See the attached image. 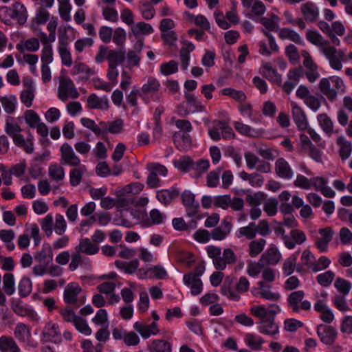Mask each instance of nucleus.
Instances as JSON below:
<instances>
[{
	"label": "nucleus",
	"mask_w": 352,
	"mask_h": 352,
	"mask_svg": "<svg viewBox=\"0 0 352 352\" xmlns=\"http://www.w3.org/2000/svg\"><path fill=\"white\" fill-rule=\"evenodd\" d=\"M63 300L69 305L79 307L86 301V296L81 287L76 282L68 283L63 292Z\"/></svg>",
	"instance_id": "f257e3e1"
},
{
	"label": "nucleus",
	"mask_w": 352,
	"mask_h": 352,
	"mask_svg": "<svg viewBox=\"0 0 352 352\" xmlns=\"http://www.w3.org/2000/svg\"><path fill=\"white\" fill-rule=\"evenodd\" d=\"M160 88V82L153 77H149L146 82L142 85L140 96L146 104L151 100L160 101L162 96V94L159 92Z\"/></svg>",
	"instance_id": "f03ea898"
},
{
	"label": "nucleus",
	"mask_w": 352,
	"mask_h": 352,
	"mask_svg": "<svg viewBox=\"0 0 352 352\" xmlns=\"http://www.w3.org/2000/svg\"><path fill=\"white\" fill-rule=\"evenodd\" d=\"M305 294L302 290L292 292L287 296V307L294 313H299L300 310L309 311L311 302L304 300Z\"/></svg>",
	"instance_id": "7ed1b4c3"
},
{
	"label": "nucleus",
	"mask_w": 352,
	"mask_h": 352,
	"mask_svg": "<svg viewBox=\"0 0 352 352\" xmlns=\"http://www.w3.org/2000/svg\"><path fill=\"white\" fill-rule=\"evenodd\" d=\"M146 169L149 174L146 179V184L151 188H155L161 186L159 176L165 177L168 173L166 166L157 162L147 164Z\"/></svg>",
	"instance_id": "20e7f679"
},
{
	"label": "nucleus",
	"mask_w": 352,
	"mask_h": 352,
	"mask_svg": "<svg viewBox=\"0 0 352 352\" xmlns=\"http://www.w3.org/2000/svg\"><path fill=\"white\" fill-rule=\"evenodd\" d=\"M10 16L16 20L20 24H24L28 19V12L25 6L20 3L16 2L12 5V8L6 6L0 8V16Z\"/></svg>",
	"instance_id": "39448f33"
},
{
	"label": "nucleus",
	"mask_w": 352,
	"mask_h": 352,
	"mask_svg": "<svg viewBox=\"0 0 352 352\" xmlns=\"http://www.w3.org/2000/svg\"><path fill=\"white\" fill-rule=\"evenodd\" d=\"M79 94L73 81L69 78H62L58 89V97L62 101H66L69 98L76 99Z\"/></svg>",
	"instance_id": "423d86ee"
},
{
	"label": "nucleus",
	"mask_w": 352,
	"mask_h": 352,
	"mask_svg": "<svg viewBox=\"0 0 352 352\" xmlns=\"http://www.w3.org/2000/svg\"><path fill=\"white\" fill-rule=\"evenodd\" d=\"M137 276L140 279H160L168 278V273L161 265H153L148 268H140L137 272Z\"/></svg>",
	"instance_id": "0eeeda50"
},
{
	"label": "nucleus",
	"mask_w": 352,
	"mask_h": 352,
	"mask_svg": "<svg viewBox=\"0 0 352 352\" xmlns=\"http://www.w3.org/2000/svg\"><path fill=\"white\" fill-rule=\"evenodd\" d=\"M322 54L329 60L330 66L336 69L340 70L342 67L341 61L344 60V53L341 51H337V50L329 45L324 46L322 49Z\"/></svg>",
	"instance_id": "6e6552de"
},
{
	"label": "nucleus",
	"mask_w": 352,
	"mask_h": 352,
	"mask_svg": "<svg viewBox=\"0 0 352 352\" xmlns=\"http://www.w3.org/2000/svg\"><path fill=\"white\" fill-rule=\"evenodd\" d=\"M316 332L320 340L326 345H332L338 336L335 327L323 324L317 326Z\"/></svg>",
	"instance_id": "1a4fd4ad"
},
{
	"label": "nucleus",
	"mask_w": 352,
	"mask_h": 352,
	"mask_svg": "<svg viewBox=\"0 0 352 352\" xmlns=\"http://www.w3.org/2000/svg\"><path fill=\"white\" fill-rule=\"evenodd\" d=\"M60 163L70 166L80 165V160L74 151L71 145L68 143L62 144L60 148Z\"/></svg>",
	"instance_id": "9d476101"
},
{
	"label": "nucleus",
	"mask_w": 352,
	"mask_h": 352,
	"mask_svg": "<svg viewBox=\"0 0 352 352\" xmlns=\"http://www.w3.org/2000/svg\"><path fill=\"white\" fill-rule=\"evenodd\" d=\"M181 198L186 208L187 215L190 217H195L199 212V204L195 201V195L190 190H185L181 195Z\"/></svg>",
	"instance_id": "9b49d317"
},
{
	"label": "nucleus",
	"mask_w": 352,
	"mask_h": 352,
	"mask_svg": "<svg viewBox=\"0 0 352 352\" xmlns=\"http://www.w3.org/2000/svg\"><path fill=\"white\" fill-rule=\"evenodd\" d=\"M42 336L47 342H52L56 344L61 342V333L59 327L57 324L51 321L48 322L44 327Z\"/></svg>",
	"instance_id": "f8f14e48"
},
{
	"label": "nucleus",
	"mask_w": 352,
	"mask_h": 352,
	"mask_svg": "<svg viewBox=\"0 0 352 352\" xmlns=\"http://www.w3.org/2000/svg\"><path fill=\"white\" fill-rule=\"evenodd\" d=\"M327 179L322 177H314L311 178V188L313 187L316 191H319L323 196L327 198H333L336 195L335 191L327 186Z\"/></svg>",
	"instance_id": "ddd939ff"
},
{
	"label": "nucleus",
	"mask_w": 352,
	"mask_h": 352,
	"mask_svg": "<svg viewBox=\"0 0 352 352\" xmlns=\"http://www.w3.org/2000/svg\"><path fill=\"white\" fill-rule=\"evenodd\" d=\"M27 133L26 138L19 133L12 139L16 146L23 148L27 153H32L34 151V138L30 131H28Z\"/></svg>",
	"instance_id": "4468645a"
},
{
	"label": "nucleus",
	"mask_w": 352,
	"mask_h": 352,
	"mask_svg": "<svg viewBox=\"0 0 352 352\" xmlns=\"http://www.w3.org/2000/svg\"><path fill=\"white\" fill-rule=\"evenodd\" d=\"M183 281L185 285L190 289L192 296H197L202 292V280L194 274H186L184 275Z\"/></svg>",
	"instance_id": "2eb2a0df"
},
{
	"label": "nucleus",
	"mask_w": 352,
	"mask_h": 352,
	"mask_svg": "<svg viewBox=\"0 0 352 352\" xmlns=\"http://www.w3.org/2000/svg\"><path fill=\"white\" fill-rule=\"evenodd\" d=\"M14 312L23 317H27L31 321L36 322L39 317L36 312L30 307L23 304L22 302H18L12 305Z\"/></svg>",
	"instance_id": "dca6fc26"
},
{
	"label": "nucleus",
	"mask_w": 352,
	"mask_h": 352,
	"mask_svg": "<svg viewBox=\"0 0 352 352\" xmlns=\"http://www.w3.org/2000/svg\"><path fill=\"white\" fill-rule=\"evenodd\" d=\"M320 237L316 241V245L320 252L327 251L328 245L333 239V232L330 227L319 230Z\"/></svg>",
	"instance_id": "f3484780"
},
{
	"label": "nucleus",
	"mask_w": 352,
	"mask_h": 352,
	"mask_svg": "<svg viewBox=\"0 0 352 352\" xmlns=\"http://www.w3.org/2000/svg\"><path fill=\"white\" fill-rule=\"evenodd\" d=\"M133 328L144 339H147L152 335H157L160 332L158 325L155 322H153L150 324H144L140 322H135Z\"/></svg>",
	"instance_id": "a211bd4d"
},
{
	"label": "nucleus",
	"mask_w": 352,
	"mask_h": 352,
	"mask_svg": "<svg viewBox=\"0 0 352 352\" xmlns=\"http://www.w3.org/2000/svg\"><path fill=\"white\" fill-rule=\"evenodd\" d=\"M258 287L256 288L257 291L254 294L256 296H260L265 300L276 301L280 298L279 293L273 292L270 290L271 285L264 283V281H259L257 283Z\"/></svg>",
	"instance_id": "6ab92c4d"
},
{
	"label": "nucleus",
	"mask_w": 352,
	"mask_h": 352,
	"mask_svg": "<svg viewBox=\"0 0 352 352\" xmlns=\"http://www.w3.org/2000/svg\"><path fill=\"white\" fill-rule=\"evenodd\" d=\"M281 258V254L278 248L272 245L270 248L262 254L259 262L266 265H276Z\"/></svg>",
	"instance_id": "aec40b11"
},
{
	"label": "nucleus",
	"mask_w": 352,
	"mask_h": 352,
	"mask_svg": "<svg viewBox=\"0 0 352 352\" xmlns=\"http://www.w3.org/2000/svg\"><path fill=\"white\" fill-rule=\"evenodd\" d=\"M68 41L66 36L58 37V51L60 54L63 65L70 67L72 65V54L67 49Z\"/></svg>",
	"instance_id": "412c9836"
},
{
	"label": "nucleus",
	"mask_w": 352,
	"mask_h": 352,
	"mask_svg": "<svg viewBox=\"0 0 352 352\" xmlns=\"http://www.w3.org/2000/svg\"><path fill=\"white\" fill-rule=\"evenodd\" d=\"M275 171L277 175L283 179H290L294 176V171L289 164L283 157L276 160Z\"/></svg>",
	"instance_id": "4be33fe9"
},
{
	"label": "nucleus",
	"mask_w": 352,
	"mask_h": 352,
	"mask_svg": "<svg viewBox=\"0 0 352 352\" xmlns=\"http://www.w3.org/2000/svg\"><path fill=\"white\" fill-rule=\"evenodd\" d=\"M260 74L269 81L278 85H281L282 78L277 71L273 68L270 63H265L262 65L259 69Z\"/></svg>",
	"instance_id": "5701e85b"
},
{
	"label": "nucleus",
	"mask_w": 352,
	"mask_h": 352,
	"mask_svg": "<svg viewBox=\"0 0 352 352\" xmlns=\"http://www.w3.org/2000/svg\"><path fill=\"white\" fill-rule=\"evenodd\" d=\"M179 195V191L175 187L160 190L156 192L157 199L164 206L169 205Z\"/></svg>",
	"instance_id": "b1692460"
},
{
	"label": "nucleus",
	"mask_w": 352,
	"mask_h": 352,
	"mask_svg": "<svg viewBox=\"0 0 352 352\" xmlns=\"http://www.w3.org/2000/svg\"><path fill=\"white\" fill-rule=\"evenodd\" d=\"M300 10L305 21L314 22L319 16V9L317 6L311 2L307 1L300 6Z\"/></svg>",
	"instance_id": "393cba45"
},
{
	"label": "nucleus",
	"mask_w": 352,
	"mask_h": 352,
	"mask_svg": "<svg viewBox=\"0 0 352 352\" xmlns=\"http://www.w3.org/2000/svg\"><path fill=\"white\" fill-rule=\"evenodd\" d=\"M292 113L293 120L298 129L301 131L305 130L307 129L308 123L306 115L303 110L302 109V108L299 107L297 104L292 102Z\"/></svg>",
	"instance_id": "a878e982"
},
{
	"label": "nucleus",
	"mask_w": 352,
	"mask_h": 352,
	"mask_svg": "<svg viewBox=\"0 0 352 352\" xmlns=\"http://www.w3.org/2000/svg\"><path fill=\"white\" fill-rule=\"evenodd\" d=\"M57 18H52L47 25L50 34L47 36L41 30H38L37 36L41 43H53L56 40V30L57 28Z\"/></svg>",
	"instance_id": "bb28decb"
},
{
	"label": "nucleus",
	"mask_w": 352,
	"mask_h": 352,
	"mask_svg": "<svg viewBox=\"0 0 352 352\" xmlns=\"http://www.w3.org/2000/svg\"><path fill=\"white\" fill-rule=\"evenodd\" d=\"M185 100L189 110H185L184 115H188L190 113L201 112L205 111L206 107L202 104L201 102L199 100L197 97L189 92H185Z\"/></svg>",
	"instance_id": "cd10ccee"
},
{
	"label": "nucleus",
	"mask_w": 352,
	"mask_h": 352,
	"mask_svg": "<svg viewBox=\"0 0 352 352\" xmlns=\"http://www.w3.org/2000/svg\"><path fill=\"white\" fill-rule=\"evenodd\" d=\"M74 249L80 253L87 255L96 254L100 250L98 245L94 243L89 238L81 239Z\"/></svg>",
	"instance_id": "c85d7f7f"
},
{
	"label": "nucleus",
	"mask_w": 352,
	"mask_h": 352,
	"mask_svg": "<svg viewBox=\"0 0 352 352\" xmlns=\"http://www.w3.org/2000/svg\"><path fill=\"white\" fill-rule=\"evenodd\" d=\"M232 225L230 221L223 220L220 226L212 230L211 239L216 241H221L226 238L232 230Z\"/></svg>",
	"instance_id": "c756f323"
},
{
	"label": "nucleus",
	"mask_w": 352,
	"mask_h": 352,
	"mask_svg": "<svg viewBox=\"0 0 352 352\" xmlns=\"http://www.w3.org/2000/svg\"><path fill=\"white\" fill-rule=\"evenodd\" d=\"M336 144L338 146V153L342 161L349 158L352 153V143L343 136H339L336 140Z\"/></svg>",
	"instance_id": "7c9ffc66"
},
{
	"label": "nucleus",
	"mask_w": 352,
	"mask_h": 352,
	"mask_svg": "<svg viewBox=\"0 0 352 352\" xmlns=\"http://www.w3.org/2000/svg\"><path fill=\"white\" fill-rule=\"evenodd\" d=\"M236 261V255L231 248H226L223 252V255L217 263V270H223L227 265H232Z\"/></svg>",
	"instance_id": "2f4dec72"
},
{
	"label": "nucleus",
	"mask_w": 352,
	"mask_h": 352,
	"mask_svg": "<svg viewBox=\"0 0 352 352\" xmlns=\"http://www.w3.org/2000/svg\"><path fill=\"white\" fill-rule=\"evenodd\" d=\"M87 108L107 110L109 109L108 98L106 96L99 98L96 94H91L87 98Z\"/></svg>",
	"instance_id": "473e14b6"
},
{
	"label": "nucleus",
	"mask_w": 352,
	"mask_h": 352,
	"mask_svg": "<svg viewBox=\"0 0 352 352\" xmlns=\"http://www.w3.org/2000/svg\"><path fill=\"white\" fill-rule=\"evenodd\" d=\"M115 265L118 269L128 274H133L135 272L137 273L138 270H140L138 268L140 262L137 258H134L130 261L116 260L115 261Z\"/></svg>",
	"instance_id": "72a5a7b5"
},
{
	"label": "nucleus",
	"mask_w": 352,
	"mask_h": 352,
	"mask_svg": "<svg viewBox=\"0 0 352 352\" xmlns=\"http://www.w3.org/2000/svg\"><path fill=\"white\" fill-rule=\"evenodd\" d=\"M258 331L261 333L274 336L279 333V327L273 320H262L259 322Z\"/></svg>",
	"instance_id": "f704fd0d"
},
{
	"label": "nucleus",
	"mask_w": 352,
	"mask_h": 352,
	"mask_svg": "<svg viewBox=\"0 0 352 352\" xmlns=\"http://www.w3.org/2000/svg\"><path fill=\"white\" fill-rule=\"evenodd\" d=\"M0 351L21 352V349L14 338L3 335L0 337Z\"/></svg>",
	"instance_id": "c9c22d12"
},
{
	"label": "nucleus",
	"mask_w": 352,
	"mask_h": 352,
	"mask_svg": "<svg viewBox=\"0 0 352 352\" xmlns=\"http://www.w3.org/2000/svg\"><path fill=\"white\" fill-rule=\"evenodd\" d=\"M34 258L39 263L49 265L53 260L52 246L49 243H44L41 250L34 256Z\"/></svg>",
	"instance_id": "e433bc0d"
},
{
	"label": "nucleus",
	"mask_w": 352,
	"mask_h": 352,
	"mask_svg": "<svg viewBox=\"0 0 352 352\" xmlns=\"http://www.w3.org/2000/svg\"><path fill=\"white\" fill-rule=\"evenodd\" d=\"M194 50L195 45L189 41L184 42L183 46L182 47L179 52L181 66L184 70L187 69L189 65L190 53Z\"/></svg>",
	"instance_id": "4c0bfd02"
},
{
	"label": "nucleus",
	"mask_w": 352,
	"mask_h": 352,
	"mask_svg": "<svg viewBox=\"0 0 352 352\" xmlns=\"http://www.w3.org/2000/svg\"><path fill=\"white\" fill-rule=\"evenodd\" d=\"M234 126L240 134L248 137L258 138L263 133L261 130L254 129L241 122H234Z\"/></svg>",
	"instance_id": "58836bf2"
},
{
	"label": "nucleus",
	"mask_w": 352,
	"mask_h": 352,
	"mask_svg": "<svg viewBox=\"0 0 352 352\" xmlns=\"http://www.w3.org/2000/svg\"><path fill=\"white\" fill-rule=\"evenodd\" d=\"M244 342L253 351L262 350L263 344L265 343V340L262 337L251 333H248L245 336Z\"/></svg>",
	"instance_id": "ea45409f"
},
{
	"label": "nucleus",
	"mask_w": 352,
	"mask_h": 352,
	"mask_svg": "<svg viewBox=\"0 0 352 352\" xmlns=\"http://www.w3.org/2000/svg\"><path fill=\"white\" fill-rule=\"evenodd\" d=\"M320 91L327 98L330 102L336 100V92L331 83V77L322 78L318 85Z\"/></svg>",
	"instance_id": "a19ab883"
},
{
	"label": "nucleus",
	"mask_w": 352,
	"mask_h": 352,
	"mask_svg": "<svg viewBox=\"0 0 352 352\" xmlns=\"http://www.w3.org/2000/svg\"><path fill=\"white\" fill-rule=\"evenodd\" d=\"M0 102L5 112L8 114H12L16 110L17 98L16 96L12 94L1 96Z\"/></svg>",
	"instance_id": "79ce46f5"
},
{
	"label": "nucleus",
	"mask_w": 352,
	"mask_h": 352,
	"mask_svg": "<svg viewBox=\"0 0 352 352\" xmlns=\"http://www.w3.org/2000/svg\"><path fill=\"white\" fill-rule=\"evenodd\" d=\"M317 120L322 131L329 136L333 133V122L327 113H320L317 116Z\"/></svg>",
	"instance_id": "37998d69"
},
{
	"label": "nucleus",
	"mask_w": 352,
	"mask_h": 352,
	"mask_svg": "<svg viewBox=\"0 0 352 352\" xmlns=\"http://www.w3.org/2000/svg\"><path fill=\"white\" fill-rule=\"evenodd\" d=\"M314 310L320 314V318L325 323L330 324L334 320V314L328 305L314 303Z\"/></svg>",
	"instance_id": "c03bdc74"
},
{
	"label": "nucleus",
	"mask_w": 352,
	"mask_h": 352,
	"mask_svg": "<svg viewBox=\"0 0 352 352\" xmlns=\"http://www.w3.org/2000/svg\"><path fill=\"white\" fill-rule=\"evenodd\" d=\"M266 245V240L261 238L256 240H252L248 245V254L254 258L260 254Z\"/></svg>",
	"instance_id": "a18cd8bd"
},
{
	"label": "nucleus",
	"mask_w": 352,
	"mask_h": 352,
	"mask_svg": "<svg viewBox=\"0 0 352 352\" xmlns=\"http://www.w3.org/2000/svg\"><path fill=\"white\" fill-rule=\"evenodd\" d=\"M125 57V51L122 50H110L108 51L106 59L108 60L109 65L117 66L124 61Z\"/></svg>",
	"instance_id": "49530a36"
},
{
	"label": "nucleus",
	"mask_w": 352,
	"mask_h": 352,
	"mask_svg": "<svg viewBox=\"0 0 352 352\" xmlns=\"http://www.w3.org/2000/svg\"><path fill=\"white\" fill-rule=\"evenodd\" d=\"M280 17L276 14H272L270 17H262L260 23L267 30L273 32H278L279 28Z\"/></svg>",
	"instance_id": "de8ad7c7"
},
{
	"label": "nucleus",
	"mask_w": 352,
	"mask_h": 352,
	"mask_svg": "<svg viewBox=\"0 0 352 352\" xmlns=\"http://www.w3.org/2000/svg\"><path fill=\"white\" fill-rule=\"evenodd\" d=\"M256 236V224L254 222H251L248 226L239 228L236 232V236L237 238L244 236L247 239L252 240Z\"/></svg>",
	"instance_id": "09e8293b"
},
{
	"label": "nucleus",
	"mask_w": 352,
	"mask_h": 352,
	"mask_svg": "<svg viewBox=\"0 0 352 352\" xmlns=\"http://www.w3.org/2000/svg\"><path fill=\"white\" fill-rule=\"evenodd\" d=\"M75 167L69 173V182L73 186L80 184L82 175L87 172V168L85 165H79Z\"/></svg>",
	"instance_id": "8fccbe9b"
},
{
	"label": "nucleus",
	"mask_w": 352,
	"mask_h": 352,
	"mask_svg": "<svg viewBox=\"0 0 352 352\" xmlns=\"http://www.w3.org/2000/svg\"><path fill=\"white\" fill-rule=\"evenodd\" d=\"M50 178L56 182H61L65 178V170L60 164H52L48 168Z\"/></svg>",
	"instance_id": "3c124183"
},
{
	"label": "nucleus",
	"mask_w": 352,
	"mask_h": 352,
	"mask_svg": "<svg viewBox=\"0 0 352 352\" xmlns=\"http://www.w3.org/2000/svg\"><path fill=\"white\" fill-rule=\"evenodd\" d=\"M306 37L310 43L319 46L321 52L322 47L329 45V41L324 40L322 36L317 31L308 30L306 34Z\"/></svg>",
	"instance_id": "603ef678"
},
{
	"label": "nucleus",
	"mask_w": 352,
	"mask_h": 352,
	"mask_svg": "<svg viewBox=\"0 0 352 352\" xmlns=\"http://www.w3.org/2000/svg\"><path fill=\"white\" fill-rule=\"evenodd\" d=\"M220 94L223 96H227L237 101L239 103L244 102L247 96L241 90H236L231 87H228L221 90Z\"/></svg>",
	"instance_id": "864d4df0"
},
{
	"label": "nucleus",
	"mask_w": 352,
	"mask_h": 352,
	"mask_svg": "<svg viewBox=\"0 0 352 352\" xmlns=\"http://www.w3.org/2000/svg\"><path fill=\"white\" fill-rule=\"evenodd\" d=\"M149 350L150 352H171L172 345L166 340L156 339L151 342Z\"/></svg>",
	"instance_id": "5fc2aeb1"
},
{
	"label": "nucleus",
	"mask_w": 352,
	"mask_h": 352,
	"mask_svg": "<svg viewBox=\"0 0 352 352\" xmlns=\"http://www.w3.org/2000/svg\"><path fill=\"white\" fill-rule=\"evenodd\" d=\"M22 131V128L13 117L10 116L7 118L5 124V131L11 138L17 135V133H21Z\"/></svg>",
	"instance_id": "6e6d98bb"
},
{
	"label": "nucleus",
	"mask_w": 352,
	"mask_h": 352,
	"mask_svg": "<svg viewBox=\"0 0 352 352\" xmlns=\"http://www.w3.org/2000/svg\"><path fill=\"white\" fill-rule=\"evenodd\" d=\"M14 335L19 342H25L30 337V328L24 323H18L14 330Z\"/></svg>",
	"instance_id": "4d7b16f0"
},
{
	"label": "nucleus",
	"mask_w": 352,
	"mask_h": 352,
	"mask_svg": "<svg viewBox=\"0 0 352 352\" xmlns=\"http://www.w3.org/2000/svg\"><path fill=\"white\" fill-rule=\"evenodd\" d=\"M192 160L188 156H182L173 161V164L179 170L187 173L192 170Z\"/></svg>",
	"instance_id": "13d9d810"
},
{
	"label": "nucleus",
	"mask_w": 352,
	"mask_h": 352,
	"mask_svg": "<svg viewBox=\"0 0 352 352\" xmlns=\"http://www.w3.org/2000/svg\"><path fill=\"white\" fill-rule=\"evenodd\" d=\"M239 111L242 116H248L252 122L256 123L261 122V116L258 115V117L254 116L252 107L250 104L244 102L241 103L239 106Z\"/></svg>",
	"instance_id": "bf43d9fd"
},
{
	"label": "nucleus",
	"mask_w": 352,
	"mask_h": 352,
	"mask_svg": "<svg viewBox=\"0 0 352 352\" xmlns=\"http://www.w3.org/2000/svg\"><path fill=\"white\" fill-rule=\"evenodd\" d=\"M278 36L281 39H289L296 43H300L302 41L300 35L294 30L289 28H282L279 30Z\"/></svg>",
	"instance_id": "052dcab7"
},
{
	"label": "nucleus",
	"mask_w": 352,
	"mask_h": 352,
	"mask_svg": "<svg viewBox=\"0 0 352 352\" xmlns=\"http://www.w3.org/2000/svg\"><path fill=\"white\" fill-rule=\"evenodd\" d=\"M124 194L123 191L122 194L120 195L116 199V206L120 210H128L131 206L133 205V196Z\"/></svg>",
	"instance_id": "680f3d73"
},
{
	"label": "nucleus",
	"mask_w": 352,
	"mask_h": 352,
	"mask_svg": "<svg viewBox=\"0 0 352 352\" xmlns=\"http://www.w3.org/2000/svg\"><path fill=\"white\" fill-rule=\"evenodd\" d=\"M289 240L294 244L292 248V250L297 244L300 245L305 242L307 236L303 231L298 229H293L289 232Z\"/></svg>",
	"instance_id": "e2e57ef3"
},
{
	"label": "nucleus",
	"mask_w": 352,
	"mask_h": 352,
	"mask_svg": "<svg viewBox=\"0 0 352 352\" xmlns=\"http://www.w3.org/2000/svg\"><path fill=\"white\" fill-rule=\"evenodd\" d=\"M131 31L134 35L138 36L152 34L154 30L149 23L139 22L131 26Z\"/></svg>",
	"instance_id": "0e129e2a"
},
{
	"label": "nucleus",
	"mask_w": 352,
	"mask_h": 352,
	"mask_svg": "<svg viewBox=\"0 0 352 352\" xmlns=\"http://www.w3.org/2000/svg\"><path fill=\"white\" fill-rule=\"evenodd\" d=\"M43 47L41 50V60L42 65H48L53 61V50L51 43H41Z\"/></svg>",
	"instance_id": "69168bd1"
},
{
	"label": "nucleus",
	"mask_w": 352,
	"mask_h": 352,
	"mask_svg": "<svg viewBox=\"0 0 352 352\" xmlns=\"http://www.w3.org/2000/svg\"><path fill=\"white\" fill-rule=\"evenodd\" d=\"M335 273L331 270L326 271L316 276V281L322 287H329L335 278Z\"/></svg>",
	"instance_id": "338daca9"
},
{
	"label": "nucleus",
	"mask_w": 352,
	"mask_h": 352,
	"mask_svg": "<svg viewBox=\"0 0 352 352\" xmlns=\"http://www.w3.org/2000/svg\"><path fill=\"white\" fill-rule=\"evenodd\" d=\"M210 167V162L208 160L199 159V160L192 161V170H193L197 177H200L203 173L206 172Z\"/></svg>",
	"instance_id": "774afa93"
}]
</instances>
